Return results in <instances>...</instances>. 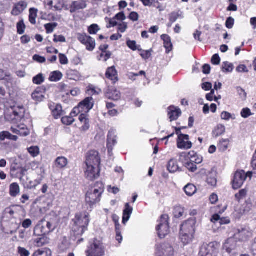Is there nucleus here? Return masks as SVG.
Returning <instances> with one entry per match:
<instances>
[{
    "label": "nucleus",
    "instance_id": "obj_14",
    "mask_svg": "<svg viewBox=\"0 0 256 256\" xmlns=\"http://www.w3.org/2000/svg\"><path fill=\"white\" fill-rule=\"evenodd\" d=\"M194 222L192 220H188L181 226L180 232H186L188 234H194Z\"/></svg>",
    "mask_w": 256,
    "mask_h": 256
},
{
    "label": "nucleus",
    "instance_id": "obj_29",
    "mask_svg": "<svg viewBox=\"0 0 256 256\" xmlns=\"http://www.w3.org/2000/svg\"><path fill=\"white\" fill-rule=\"evenodd\" d=\"M180 240L182 242L186 245L190 243L194 238V234H188L186 232H181L180 233Z\"/></svg>",
    "mask_w": 256,
    "mask_h": 256
},
{
    "label": "nucleus",
    "instance_id": "obj_57",
    "mask_svg": "<svg viewBox=\"0 0 256 256\" xmlns=\"http://www.w3.org/2000/svg\"><path fill=\"white\" fill-rule=\"evenodd\" d=\"M11 134L8 132L4 131L0 133V140L2 141L6 139H10Z\"/></svg>",
    "mask_w": 256,
    "mask_h": 256
},
{
    "label": "nucleus",
    "instance_id": "obj_6",
    "mask_svg": "<svg viewBox=\"0 0 256 256\" xmlns=\"http://www.w3.org/2000/svg\"><path fill=\"white\" fill-rule=\"evenodd\" d=\"M218 244L216 242L204 244L201 246L199 252V256L215 255L218 252Z\"/></svg>",
    "mask_w": 256,
    "mask_h": 256
},
{
    "label": "nucleus",
    "instance_id": "obj_56",
    "mask_svg": "<svg viewBox=\"0 0 256 256\" xmlns=\"http://www.w3.org/2000/svg\"><path fill=\"white\" fill-rule=\"evenodd\" d=\"M246 195V190L244 189L241 190L239 192L235 194V197L238 200L244 198Z\"/></svg>",
    "mask_w": 256,
    "mask_h": 256
},
{
    "label": "nucleus",
    "instance_id": "obj_52",
    "mask_svg": "<svg viewBox=\"0 0 256 256\" xmlns=\"http://www.w3.org/2000/svg\"><path fill=\"white\" fill-rule=\"evenodd\" d=\"M240 114L242 118H246L252 116V114L251 112V110L250 108H246L242 110Z\"/></svg>",
    "mask_w": 256,
    "mask_h": 256
},
{
    "label": "nucleus",
    "instance_id": "obj_32",
    "mask_svg": "<svg viewBox=\"0 0 256 256\" xmlns=\"http://www.w3.org/2000/svg\"><path fill=\"white\" fill-rule=\"evenodd\" d=\"M20 188L17 183L12 184L10 186V194L12 196L15 197L20 194Z\"/></svg>",
    "mask_w": 256,
    "mask_h": 256
},
{
    "label": "nucleus",
    "instance_id": "obj_51",
    "mask_svg": "<svg viewBox=\"0 0 256 256\" xmlns=\"http://www.w3.org/2000/svg\"><path fill=\"white\" fill-rule=\"evenodd\" d=\"M74 121V119L73 118V116H68L63 117L62 118V122L66 125H70L72 124Z\"/></svg>",
    "mask_w": 256,
    "mask_h": 256
},
{
    "label": "nucleus",
    "instance_id": "obj_41",
    "mask_svg": "<svg viewBox=\"0 0 256 256\" xmlns=\"http://www.w3.org/2000/svg\"><path fill=\"white\" fill-rule=\"evenodd\" d=\"M128 46L132 50H141L140 46L136 45V42L134 40H128L126 42Z\"/></svg>",
    "mask_w": 256,
    "mask_h": 256
},
{
    "label": "nucleus",
    "instance_id": "obj_25",
    "mask_svg": "<svg viewBox=\"0 0 256 256\" xmlns=\"http://www.w3.org/2000/svg\"><path fill=\"white\" fill-rule=\"evenodd\" d=\"M161 38L164 40V46L166 49V52H170L172 48L170 38L167 34H162L161 36Z\"/></svg>",
    "mask_w": 256,
    "mask_h": 256
},
{
    "label": "nucleus",
    "instance_id": "obj_17",
    "mask_svg": "<svg viewBox=\"0 0 256 256\" xmlns=\"http://www.w3.org/2000/svg\"><path fill=\"white\" fill-rule=\"evenodd\" d=\"M45 90L43 87L38 88L32 94V99L38 102L42 101L44 98Z\"/></svg>",
    "mask_w": 256,
    "mask_h": 256
},
{
    "label": "nucleus",
    "instance_id": "obj_60",
    "mask_svg": "<svg viewBox=\"0 0 256 256\" xmlns=\"http://www.w3.org/2000/svg\"><path fill=\"white\" fill-rule=\"evenodd\" d=\"M140 53V55L144 59H148L151 56V52L150 50H144L141 49V50H139Z\"/></svg>",
    "mask_w": 256,
    "mask_h": 256
},
{
    "label": "nucleus",
    "instance_id": "obj_10",
    "mask_svg": "<svg viewBox=\"0 0 256 256\" xmlns=\"http://www.w3.org/2000/svg\"><path fill=\"white\" fill-rule=\"evenodd\" d=\"M189 136L188 134H182L178 136L177 140L178 148L180 149L188 150L192 146V143L189 141Z\"/></svg>",
    "mask_w": 256,
    "mask_h": 256
},
{
    "label": "nucleus",
    "instance_id": "obj_40",
    "mask_svg": "<svg viewBox=\"0 0 256 256\" xmlns=\"http://www.w3.org/2000/svg\"><path fill=\"white\" fill-rule=\"evenodd\" d=\"M234 66L232 64L228 62H224L222 64V70L224 72H230L232 71Z\"/></svg>",
    "mask_w": 256,
    "mask_h": 256
},
{
    "label": "nucleus",
    "instance_id": "obj_61",
    "mask_svg": "<svg viewBox=\"0 0 256 256\" xmlns=\"http://www.w3.org/2000/svg\"><path fill=\"white\" fill-rule=\"evenodd\" d=\"M58 56L60 62L62 64H68V60L65 54H60Z\"/></svg>",
    "mask_w": 256,
    "mask_h": 256
},
{
    "label": "nucleus",
    "instance_id": "obj_35",
    "mask_svg": "<svg viewBox=\"0 0 256 256\" xmlns=\"http://www.w3.org/2000/svg\"><path fill=\"white\" fill-rule=\"evenodd\" d=\"M186 194L188 196H192L196 190V186L192 184H188L184 188Z\"/></svg>",
    "mask_w": 256,
    "mask_h": 256
},
{
    "label": "nucleus",
    "instance_id": "obj_9",
    "mask_svg": "<svg viewBox=\"0 0 256 256\" xmlns=\"http://www.w3.org/2000/svg\"><path fill=\"white\" fill-rule=\"evenodd\" d=\"M100 163V158L99 154L97 151L91 150L88 153L86 164V166L92 165L93 166H99Z\"/></svg>",
    "mask_w": 256,
    "mask_h": 256
},
{
    "label": "nucleus",
    "instance_id": "obj_30",
    "mask_svg": "<svg viewBox=\"0 0 256 256\" xmlns=\"http://www.w3.org/2000/svg\"><path fill=\"white\" fill-rule=\"evenodd\" d=\"M206 182L208 184L212 186H215L217 183L216 173L214 172H210L208 175Z\"/></svg>",
    "mask_w": 256,
    "mask_h": 256
},
{
    "label": "nucleus",
    "instance_id": "obj_8",
    "mask_svg": "<svg viewBox=\"0 0 256 256\" xmlns=\"http://www.w3.org/2000/svg\"><path fill=\"white\" fill-rule=\"evenodd\" d=\"M156 250L158 256H173L174 255V249L168 243L158 245Z\"/></svg>",
    "mask_w": 256,
    "mask_h": 256
},
{
    "label": "nucleus",
    "instance_id": "obj_44",
    "mask_svg": "<svg viewBox=\"0 0 256 256\" xmlns=\"http://www.w3.org/2000/svg\"><path fill=\"white\" fill-rule=\"evenodd\" d=\"M58 24L56 22L49 23L44 25V28L48 34L52 33L54 32V28L58 26Z\"/></svg>",
    "mask_w": 256,
    "mask_h": 256
},
{
    "label": "nucleus",
    "instance_id": "obj_18",
    "mask_svg": "<svg viewBox=\"0 0 256 256\" xmlns=\"http://www.w3.org/2000/svg\"><path fill=\"white\" fill-rule=\"evenodd\" d=\"M118 72L114 66L108 68L106 73L107 78L111 80L113 83H116L118 80Z\"/></svg>",
    "mask_w": 256,
    "mask_h": 256
},
{
    "label": "nucleus",
    "instance_id": "obj_5",
    "mask_svg": "<svg viewBox=\"0 0 256 256\" xmlns=\"http://www.w3.org/2000/svg\"><path fill=\"white\" fill-rule=\"evenodd\" d=\"M168 216L163 214L160 220V223L156 227L158 235L160 238H164L169 233Z\"/></svg>",
    "mask_w": 256,
    "mask_h": 256
},
{
    "label": "nucleus",
    "instance_id": "obj_63",
    "mask_svg": "<svg viewBox=\"0 0 256 256\" xmlns=\"http://www.w3.org/2000/svg\"><path fill=\"white\" fill-rule=\"evenodd\" d=\"M54 41L55 42H66V39L65 37L62 35L56 36L55 34L54 36Z\"/></svg>",
    "mask_w": 256,
    "mask_h": 256
},
{
    "label": "nucleus",
    "instance_id": "obj_50",
    "mask_svg": "<svg viewBox=\"0 0 256 256\" xmlns=\"http://www.w3.org/2000/svg\"><path fill=\"white\" fill-rule=\"evenodd\" d=\"M100 30V28L96 24H92L88 28V32L91 34H96Z\"/></svg>",
    "mask_w": 256,
    "mask_h": 256
},
{
    "label": "nucleus",
    "instance_id": "obj_53",
    "mask_svg": "<svg viewBox=\"0 0 256 256\" xmlns=\"http://www.w3.org/2000/svg\"><path fill=\"white\" fill-rule=\"evenodd\" d=\"M112 55V53L110 51L105 52H102L100 56L99 60H102L104 62H106L108 59H109Z\"/></svg>",
    "mask_w": 256,
    "mask_h": 256
},
{
    "label": "nucleus",
    "instance_id": "obj_55",
    "mask_svg": "<svg viewBox=\"0 0 256 256\" xmlns=\"http://www.w3.org/2000/svg\"><path fill=\"white\" fill-rule=\"evenodd\" d=\"M180 16V14L177 12H172L170 14V22L174 23L175 22Z\"/></svg>",
    "mask_w": 256,
    "mask_h": 256
},
{
    "label": "nucleus",
    "instance_id": "obj_19",
    "mask_svg": "<svg viewBox=\"0 0 256 256\" xmlns=\"http://www.w3.org/2000/svg\"><path fill=\"white\" fill-rule=\"evenodd\" d=\"M86 6L87 5L85 1H74L70 6V12L74 13L76 10L85 8Z\"/></svg>",
    "mask_w": 256,
    "mask_h": 256
},
{
    "label": "nucleus",
    "instance_id": "obj_28",
    "mask_svg": "<svg viewBox=\"0 0 256 256\" xmlns=\"http://www.w3.org/2000/svg\"><path fill=\"white\" fill-rule=\"evenodd\" d=\"M168 170L172 173L175 172L180 170V168L177 164V162L174 159H171L168 164Z\"/></svg>",
    "mask_w": 256,
    "mask_h": 256
},
{
    "label": "nucleus",
    "instance_id": "obj_13",
    "mask_svg": "<svg viewBox=\"0 0 256 256\" xmlns=\"http://www.w3.org/2000/svg\"><path fill=\"white\" fill-rule=\"evenodd\" d=\"M116 132L114 130L110 129L108 132L107 138V147L109 154H110L112 152L113 146L116 143Z\"/></svg>",
    "mask_w": 256,
    "mask_h": 256
},
{
    "label": "nucleus",
    "instance_id": "obj_7",
    "mask_svg": "<svg viewBox=\"0 0 256 256\" xmlns=\"http://www.w3.org/2000/svg\"><path fill=\"white\" fill-rule=\"evenodd\" d=\"M78 40L86 47V49L90 52L92 51L96 46V40L94 38L86 34H78Z\"/></svg>",
    "mask_w": 256,
    "mask_h": 256
},
{
    "label": "nucleus",
    "instance_id": "obj_21",
    "mask_svg": "<svg viewBox=\"0 0 256 256\" xmlns=\"http://www.w3.org/2000/svg\"><path fill=\"white\" fill-rule=\"evenodd\" d=\"M28 6L26 2L20 1L16 4L12 10V14L18 16L22 13Z\"/></svg>",
    "mask_w": 256,
    "mask_h": 256
},
{
    "label": "nucleus",
    "instance_id": "obj_1",
    "mask_svg": "<svg viewBox=\"0 0 256 256\" xmlns=\"http://www.w3.org/2000/svg\"><path fill=\"white\" fill-rule=\"evenodd\" d=\"M104 192V186L102 182H97L86 194V202L92 208L94 205L99 202Z\"/></svg>",
    "mask_w": 256,
    "mask_h": 256
},
{
    "label": "nucleus",
    "instance_id": "obj_48",
    "mask_svg": "<svg viewBox=\"0 0 256 256\" xmlns=\"http://www.w3.org/2000/svg\"><path fill=\"white\" fill-rule=\"evenodd\" d=\"M185 166L191 172H194L198 169L196 165L190 160L185 164Z\"/></svg>",
    "mask_w": 256,
    "mask_h": 256
},
{
    "label": "nucleus",
    "instance_id": "obj_12",
    "mask_svg": "<svg viewBox=\"0 0 256 256\" xmlns=\"http://www.w3.org/2000/svg\"><path fill=\"white\" fill-rule=\"evenodd\" d=\"M86 166L85 176L88 179L92 180L99 176V166H93L92 165Z\"/></svg>",
    "mask_w": 256,
    "mask_h": 256
},
{
    "label": "nucleus",
    "instance_id": "obj_23",
    "mask_svg": "<svg viewBox=\"0 0 256 256\" xmlns=\"http://www.w3.org/2000/svg\"><path fill=\"white\" fill-rule=\"evenodd\" d=\"M234 239V238H230L226 240L224 244V249L228 254H230L236 248V242Z\"/></svg>",
    "mask_w": 256,
    "mask_h": 256
},
{
    "label": "nucleus",
    "instance_id": "obj_20",
    "mask_svg": "<svg viewBox=\"0 0 256 256\" xmlns=\"http://www.w3.org/2000/svg\"><path fill=\"white\" fill-rule=\"evenodd\" d=\"M248 231L244 228H238L234 234V238L239 241H244L247 239Z\"/></svg>",
    "mask_w": 256,
    "mask_h": 256
},
{
    "label": "nucleus",
    "instance_id": "obj_22",
    "mask_svg": "<svg viewBox=\"0 0 256 256\" xmlns=\"http://www.w3.org/2000/svg\"><path fill=\"white\" fill-rule=\"evenodd\" d=\"M106 97L110 100H118L120 98V92L114 88H109L106 93Z\"/></svg>",
    "mask_w": 256,
    "mask_h": 256
},
{
    "label": "nucleus",
    "instance_id": "obj_31",
    "mask_svg": "<svg viewBox=\"0 0 256 256\" xmlns=\"http://www.w3.org/2000/svg\"><path fill=\"white\" fill-rule=\"evenodd\" d=\"M211 220L212 222H216L219 221L220 224H228L230 222V220L229 218H220V216L218 214H214Z\"/></svg>",
    "mask_w": 256,
    "mask_h": 256
},
{
    "label": "nucleus",
    "instance_id": "obj_49",
    "mask_svg": "<svg viewBox=\"0 0 256 256\" xmlns=\"http://www.w3.org/2000/svg\"><path fill=\"white\" fill-rule=\"evenodd\" d=\"M62 107L60 104H56L55 110L53 111V114L56 118H59L62 114Z\"/></svg>",
    "mask_w": 256,
    "mask_h": 256
},
{
    "label": "nucleus",
    "instance_id": "obj_27",
    "mask_svg": "<svg viewBox=\"0 0 256 256\" xmlns=\"http://www.w3.org/2000/svg\"><path fill=\"white\" fill-rule=\"evenodd\" d=\"M56 166L58 168H62L68 164V160L64 156H59L55 160Z\"/></svg>",
    "mask_w": 256,
    "mask_h": 256
},
{
    "label": "nucleus",
    "instance_id": "obj_39",
    "mask_svg": "<svg viewBox=\"0 0 256 256\" xmlns=\"http://www.w3.org/2000/svg\"><path fill=\"white\" fill-rule=\"evenodd\" d=\"M11 130L14 133L22 136H26L29 134V132L27 128L24 129L22 128V129H20L18 128H12Z\"/></svg>",
    "mask_w": 256,
    "mask_h": 256
},
{
    "label": "nucleus",
    "instance_id": "obj_59",
    "mask_svg": "<svg viewBox=\"0 0 256 256\" xmlns=\"http://www.w3.org/2000/svg\"><path fill=\"white\" fill-rule=\"evenodd\" d=\"M220 62V58L218 54H214L211 59V62L214 65H218Z\"/></svg>",
    "mask_w": 256,
    "mask_h": 256
},
{
    "label": "nucleus",
    "instance_id": "obj_36",
    "mask_svg": "<svg viewBox=\"0 0 256 256\" xmlns=\"http://www.w3.org/2000/svg\"><path fill=\"white\" fill-rule=\"evenodd\" d=\"M29 20L32 24L36 23V19L37 17L38 10L35 8H30L29 10Z\"/></svg>",
    "mask_w": 256,
    "mask_h": 256
},
{
    "label": "nucleus",
    "instance_id": "obj_62",
    "mask_svg": "<svg viewBox=\"0 0 256 256\" xmlns=\"http://www.w3.org/2000/svg\"><path fill=\"white\" fill-rule=\"evenodd\" d=\"M234 24V19L232 17H229L226 20V27L229 29L232 28Z\"/></svg>",
    "mask_w": 256,
    "mask_h": 256
},
{
    "label": "nucleus",
    "instance_id": "obj_47",
    "mask_svg": "<svg viewBox=\"0 0 256 256\" xmlns=\"http://www.w3.org/2000/svg\"><path fill=\"white\" fill-rule=\"evenodd\" d=\"M70 242L68 238L66 236L62 238V242L60 244V247L62 250H64L68 249L70 246Z\"/></svg>",
    "mask_w": 256,
    "mask_h": 256
},
{
    "label": "nucleus",
    "instance_id": "obj_37",
    "mask_svg": "<svg viewBox=\"0 0 256 256\" xmlns=\"http://www.w3.org/2000/svg\"><path fill=\"white\" fill-rule=\"evenodd\" d=\"M62 76V74L59 71H55L51 73L49 80L51 82H58L60 80Z\"/></svg>",
    "mask_w": 256,
    "mask_h": 256
},
{
    "label": "nucleus",
    "instance_id": "obj_11",
    "mask_svg": "<svg viewBox=\"0 0 256 256\" xmlns=\"http://www.w3.org/2000/svg\"><path fill=\"white\" fill-rule=\"evenodd\" d=\"M94 100L92 97H88L80 102L78 106L82 112L88 113L94 106Z\"/></svg>",
    "mask_w": 256,
    "mask_h": 256
},
{
    "label": "nucleus",
    "instance_id": "obj_34",
    "mask_svg": "<svg viewBox=\"0 0 256 256\" xmlns=\"http://www.w3.org/2000/svg\"><path fill=\"white\" fill-rule=\"evenodd\" d=\"M51 250L47 248L38 250L35 252L33 256H51Z\"/></svg>",
    "mask_w": 256,
    "mask_h": 256
},
{
    "label": "nucleus",
    "instance_id": "obj_58",
    "mask_svg": "<svg viewBox=\"0 0 256 256\" xmlns=\"http://www.w3.org/2000/svg\"><path fill=\"white\" fill-rule=\"evenodd\" d=\"M42 222H44L46 230L48 231V234L54 229V226L50 222L46 220H42Z\"/></svg>",
    "mask_w": 256,
    "mask_h": 256
},
{
    "label": "nucleus",
    "instance_id": "obj_54",
    "mask_svg": "<svg viewBox=\"0 0 256 256\" xmlns=\"http://www.w3.org/2000/svg\"><path fill=\"white\" fill-rule=\"evenodd\" d=\"M18 252L20 256H29L30 254L28 250L20 246L18 247Z\"/></svg>",
    "mask_w": 256,
    "mask_h": 256
},
{
    "label": "nucleus",
    "instance_id": "obj_24",
    "mask_svg": "<svg viewBox=\"0 0 256 256\" xmlns=\"http://www.w3.org/2000/svg\"><path fill=\"white\" fill-rule=\"evenodd\" d=\"M132 210V208L130 206L128 203H126L125 205V208L123 212L122 222L124 224L129 220Z\"/></svg>",
    "mask_w": 256,
    "mask_h": 256
},
{
    "label": "nucleus",
    "instance_id": "obj_64",
    "mask_svg": "<svg viewBox=\"0 0 256 256\" xmlns=\"http://www.w3.org/2000/svg\"><path fill=\"white\" fill-rule=\"evenodd\" d=\"M128 18L132 21L136 22L138 20L139 15L137 12H132L130 13Z\"/></svg>",
    "mask_w": 256,
    "mask_h": 256
},
{
    "label": "nucleus",
    "instance_id": "obj_33",
    "mask_svg": "<svg viewBox=\"0 0 256 256\" xmlns=\"http://www.w3.org/2000/svg\"><path fill=\"white\" fill-rule=\"evenodd\" d=\"M225 126L222 124H218L213 130L212 134L214 137H218L225 132Z\"/></svg>",
    "mask_w": 256,
    "mask_h": 256
},
{
    "label": "nucleus",
    "instance_id": "obj_15",
    "mask_svg": "<svg viewBox=\"0 0 256 256\" xmlns=\"http://www.w3.org/2000/svg\"><path fill=\"white\" fill-rule=\"evenodd\" d=\"M168 113L170 121L172 122L178 118L182 114V112L178 107L171 106L168 108Z\"/></svg>",
    "mask_w": 256,
    "mask_h": 256
},
{
    "label": "nucleus",
    "instance_id": "obj_46",
    "mask_svg": "<svg viewBox=\"0 0 256 256\" xmlns=\"http://www.w3.org/2000/svg\"><path fill=\"white\" fill-rule=\"evenodd\" d=\"M184 208L181 206H176L174 208V215L176 218H179L182 216L184 214Z\"/></svg>",
    "mask_w": 256,
    "mask_h": 256
},
{
    "label": "nucleus",
    "instance_id": "obj_16",
    "mask_svg": "<svg viewBox=\"0 0 256 256\" xmlns=\"http://www.w3.org/2000/svg\"><path fill=\"white\" fill-rule=\"evenodd\" d=\"M187 156H190V160L196 164H200L202 162V158L200 156H199L196 154H195L194 152H190L188 154L186 152H182L180 154V158H186Z\"/></svg>",
    "mask_w": 256,
    "mask_h": 256
},
{
    "label": "nucleus",
    "instance_id": "obj_3",
    "mask_svg": "<svg viewBox=\"0 0 256 256\" xmlns=\"http://www.w3.org/2000/svg\"><path fill=\"white\" fill-rule=\"evenodd\" d=\"M86 253V256H104L105 253L104 246L100 241L94 239L88 246Z\"/></svg>",
    "mask_w": 256,
    "mask_h": 256
},
{
    "label": "nucleus",
    "instance_id": "obj_45",
    "mask_svg": "<svg viewBox=\"0 0 256 256\" xmlns=\"http://www.w3.org/2000/svg\"><path fill=\"white\" fill-rule=\"evenodd\" d=\"M44 78L42 74H40L34 76L32 78V82L34 84H40L44 82Z\"/></svg>",
    "mask_w": 256,
    "mask_h": 256
},
{
    "label": "nucleus",
    "instance_id": "obj_4",
    "mask_svg": "<svg viewBox=\"0 0 256 256\" xmlns=\"http://www.w3.org/2000/svg\"><path fill=\"white\" fill-rule=\"evenodd\" d=\"M252 172H248L246 174L244 170L237 171L234 176L232 181V187L234 189L240 188L248 177L251 178Z\"/></svg>",
    "mask_w": 256,
    "mask_h": 256
},
{
    "label": "nucleus",
    "instance_id": "obj_43",
    "mask_svg": "<svg viewBox=\"0 0 256 256\" xmlns=\"http://www.w3.org/2000/svg\"><path fill=\"white\" fill-rule=\"evenodd\" d=\"M28 150L33 157H36L40 153V149L38 146H34L28 148Z\"/></svg>",
    "mask_w": 256,
    "mask_h": 256
},
{
    "label": "nucleus",
    "instance_id": "obj_2",
    "mask_svg": "<svg viewBox=\"0 0 256 256\" xmlns=\"http://www.w3.org/2000/svg\"><path fill=\"white\" fill-rule=\"evenodd\" d=\"M88 216V214L86 212L76 214L75 218L74 220V226L72 228L76 236L82 235L87 230V226L90 222Z\"/></svg>",
    "mask_w": 256,
    "mask_h": 256
},
{
    "label": "nucleus",
    "instance_id": "obj_42",
    "mask_svg": "<svg viewBox=\"0 0 256 256\" xmlns=\"http://www.w3.org/2000/svg\"><path fill=\"white\" fill-rule=\"evenodd\" d=\"M16 28L17 32L19 34H22L26 30V26L22 20H20L18 22Z\"/></svg>",
    "mask_w": 256,
    "mask_h": 256
},
{
    "label": "nucleus",
    "instance_id": "obj_26",
    "mask_svg": "<svg viewBox=\"0 0 256 256\" xmlns=\"http://www.w3.org/2000/svg\"><path fill=\"white\" fill-rule=\"evenodd\" d=\"M24 109L23 108H18L13 110L12 114L14 116L13 120H15L16 122H20L24 118Z\"/></svg>",
    "mask_w": 256,
    "mask_h": 256
},
{
    "label": "nucleus",
    "instance_id": "obj_38",
    "mask_svg": "<svg viewBox=\"0 0 256 256\" xmlns=\"http://www.w3.org/2000/svg\"><path fill=\"white\" fill-rule=\"evenodd\" d=\"M34 242L37 246L40 247L48 243V239L45 236H43L35 239Z\"/></svg>",
    "mask_w": 256,
    "mask_h": 256
}]
</instances>
